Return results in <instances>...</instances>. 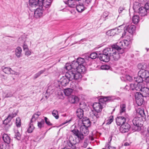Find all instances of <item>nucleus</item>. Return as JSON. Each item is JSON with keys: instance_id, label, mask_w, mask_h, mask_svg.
<instances>
[{"instance_id": "f257e3e1", "label": "nucleus", "mask_w": 149, "mask_h": 149, "mask_svg": "<svg viewBox=\"0 0 149 149\" xmlns=\"http://www.w3.org/2000/svg\"><path fill=\"white\" fill-rule=\"evenodd\" d=\"M102 102L101 103L99 102L94 103L93 105L94 111H92V114L95 120L99 118L100 115V113L102 111L103 108L102 106Z\"/></svg>"}, {"instance_id": "f03ea898", "label": "nucleus", "mask_w": 149, "mask_h": 149, "mask_svg": "<svg viewBox=\"0 0 149 149\" xmlns=\"http://www.w3.org/2000/svg\"><path fill=\"white\" fill-rule=\"evenodd\" d=\"M82 72H78L76 70H71L66 72L65 76L70 81H72L73 79L77 80L79 78H81V73Z\"/></svg>"}, {"instance_id": "7ed1b4c3", "label": "nucleus", "mask_w": 149, "mask_h": 149, "mask_svg": "<svg viewBox=\"0 0 149 149\" xmlns=\"http://www.w3.org/2000/svg\"><path fill=\"white\" fill-rule=\"evenodd\" d=\"M131 43L127 40H124L122 41H119L116 44V46H114V47H116L117 49H120L121 51H123V48H126Z\"/></svg>"}, {"instance_id": "20e7f679", "label": "nucleus", "mask_w": 149, "mask_h": 149, "mask_svg": "<svg viewBox=\"0 0 149 149\" xmlns=\"http://www.w3.org/2000/svg\"><path fill=\"white\" fill-rule=\"evenodd\" d=\"M124 52V51H121L118 49H114L112 54L110 57V58L113 59L115 61H118L120 58V54H122Z\"/></svg>"}, {"instance_id": "39448f33", "label": "nucleus", "mask_w": 149, "mask_h": 149, "mask_svg": "<svg viewBox=\"0 0 149 149\" xmlns=\"http://www.w3.org/2000/svg\"><path fill=\"white\" fill-rule=\"evenodd\" d=\"M128 116L127 114H125L123 116H118L116 119V122L118 125L120 126L125 123L126 120L128 118Z\"/></svg>"}, {"instance_id": "423d86ee", "label": "nucleus", "mask_w": 149, "mask_h": 149, "mask_svg": "<svg viewBox=\"0 0 149 149\" xmlns=\"http://www.w3.org/2000/svg\"><path fill=\"white\" fill-rule=\"evenodd\" d=\"M76 61L79 64V66L81 69H79V72L84 73L85 71V68L84 66L85 64V60L84 58H79L77 59Z\"/></svg>"}, {"instance_id": "0eeeda50", "label": "nucleus", "mask_w": 149, "mask_h": 149, "mask_svg": "<svg viewBox=\"0 0 149 149\" xmlns=\"http://www.w3.org/2000/svg\"><path fill=\"white\" fill-rule=\"evenodd\" d=\"M144 86L143 83L131 84L130 85V88L132 90H135L136 91H140L141 92Z\"/></svg>"}, {"instance_id": "6e6552de", "label": "nucleus", "mask_w": 149, "mask_h": 149, "mask_svg": "<svg viewBox=\"0 0 149 149\" xmlns=\"http://www.w3.org/2000/svg\"><path fill=\"white\" fill-rule=\"evenodd\" d=\"M40 7L41 8H48L50 6L52 0H39Z\"/></svg>"}, {"instance_id": "1a4fd4ad", "label": "nucleus", "mask_w": 149, "mask_h": 149, "mask_svg": "<svg viewBox=\"0 0 149 149\" xmlns=\"http://www.w3.org/2000/svg\"><path fill=\"white\" fill-rule=\"evenodd\" d=\"M136 28L134 25H126L124 28V33L122 34V36H124L126 34V31H128L129 33L132 34L135 31Z\"/></svg>"}, {"instance_id": "9d476101", "label": "nucleus", "mask_w": 149, "mask_h": 149, "mask_svg": "<svg viewBox=\"0 0 149 149\" xmlns=\"http://www.w3.org/2000/svg\"><path fill=\"white\" fill-rule=\"evenodd\" d=\"M71 132H72L73 135L77 137L79 142H80L83 140L82 135L81 134H80V131L77 128L75 127L73 129H72Z\"/></svg>"}, {"instance_id": "9b49d317", "label": "nucleus", "mask_w": 149, "mask_h": 149, "mask_svg": "<svg viewBox=\"0 0 149 149\" xmlns=\"http://www.w3.org/2000/svg\"><path fill=\"white\" fill-rule=\"evenodd\" d=\"M141 91L143 97H146L149 96V82L146 83Z\"/></svg>"}, {"instance_id": "f8f14e48", "label": "nucleus", "mask_w": 149, "mask_h": 149, "mask_svg": "<svg viewBox=\"0 0 149 149\" xmlns=\"http://www.w3.org/2000/svg\"><path fill=\"white\" fill-rule=\"evenodd\" d=\"M114 46H116V45H113L111 48H108L104 49L103 51V53L107 55H108L110 57L114 49H117L116 47V46L114 47Z\"/></svg>"}, {"instance_id": "ddd939ff", "label": "nucleus", "mask_w": 149, "mask_h": 149, "mask_svg": "<svg viewBox=\"0 0 149 149\" xmlns=\"http://www.w3.org/2000/svg\"><path fill=\"white\" fill-rule=\"evenodd\" d=\"M44 8H41L39 7L38 8L36 9L34 11V16L36 18H38L42 16L43 12V10Z\"/></svg>"}, {"instance_id": "4468645a", "label": "nucleus", "mask_w": 149, "mask_h": 149, "mask_svg": "<svg viewBox=\"0 0 149 149\" xmlns=\"http://www.w3.org/2000/svg\"><path fill=\"white\" fill-rule=\"evenodd\" d=\"M130 127V125L127 123H126L121 125L120 131L123 133L127 132L129 131Z\"/></svg>"}, {"instance_id": "2eb2a0df", "label": "nucleus", "mask_w": 149, "mask_h": 149, "mask_svg": "<svg viewBox=\"0 0 149 149\" xmlns=\"http://www.w3.org/2000/svg\"><path fill=\"white\" fill-rule=\"evenodd\" d=\"M88 127L82 125L80 127V134H81L83 136V140L84 139V137L88 134Z\"/></svg>"}, {"instance_id": "dca6fc26", "label": "nucleus", "mask_w": 149, "mask_h": 149, "mask_svg": "<svg viewBox=\"0 0 149 149\" xmlns=\"http://www.w3.org/2000/svg\"><path fill=\"white\" fill-rule=\"evenodd\" d=\"M134 125L137 127H141L142 125V121L141 119L139 117H135L132 120Z\"/></svg>"}, {"instance_id": "f3484780", "label": "nucleus", "mask_w": 149, "mask_h": 149, "mask_svg": "<svg viewBox=\"0 0 149 149\" xmlns=\"http://www.w3.org/2000/svg\"><path fill=\"white\" fill-rule=\"evenodd\" d=\"M39 0H29V4L30 7L33 8H36V7H40V2Z\"/></svg>"}, {"instance_id": "a211bd4d", "label": "nucleus", "mask_w": 149, "mask_h": 149, "mask_svg": "<svg viewBox=\"0 0 149 149\" xmlns=\"http://www.w3.org/2000/svg\"><path fill=\"white\" fill-rule=\"evenodd\" d=\"M138 74L143 79L144 78H146L149 75V72L144 70H141L138 72Z\"/></svg>"}, {"instance_id": "6ab92c4d", "label": "nucleus", "mask_w": 149, "mask_h": 149, "mask_svg": "<svg viewBox=\"0 0 149 149\" xmlns=\"http://www.w3.org/2000/svg\"><path fill=\"white\" fill-rule=\"evenodd\" d=\"M64 3L70 7H75L76 5V2L74 0H63Z\"/></svg>"}, {"instance_id": "aec40b11", "label": "nucleus", "mask_w": 149, "mask_h": 149, "mask_svg": "<svg viewBox=\"0 0 149 149\" xmlns=\"http://www.w3.org/2000/svg\"><path fill=\"white\" fill-rule=\"evenodd\" d=\"M98 58L101 61L105 62L109 61L110 58L108 55H107L103 53L102 54H100Z\"/></svg>"}, {"instance_id": "412c9836", "label": "nucleus", "mask_w": 149, "mask_h": 149, "mask_svg": "<svg viewBox=\"0 0 149 149\" xmlns=\"http://www.w3.org/2000/svg\"><path fill=\"white\" fill-rule=\"evenodd\" d=\"M70 81L65 76V77H63L60 79V82L63 86H66Z\"/></svg>"}, {"instance_id": "4be33fe9", "label": "nucleus", "mask_w": 149, "mask_h": 149, "mask_svg": "<svg viewBox=\"0 0 149 149\" xmlns=\"http://www.w3.org/2000/svg\"><path fill=\"white\" fill-rule=\"evenodd\" d=\"M82 122L83 124L82 125L86 127H88L91 125L90 120L87 117L83 118L82 120Z\"/></svg>"}, {"instance_id": "5701e85b", "label": "nucleus", "mask_w": 149, "mask_h": 149, "mask_svg": "<svg viewBox=\"0 0 149 149\" xmlns=\"http://www.w3.org/2000/svg\"><path fill=\"white\" fill-rule=\"evenodd\" d=\"M72 67V70H76L78 72H79V69H81L80 66H79V64L77 62L75 61H73L71 63Z\"/></svg>"}, {"instance_id": "b1692460", "label": "nucleus", "mask_w": 149, "mask_h": 149, "mask_svg": "<svg viewBox=\"0 0 149 149\" xmlns=\"http://www.w3.org/2000/svg\"><path fill=\"white\" fill-rule=\"evenodd\" d=\"M138 12L141 16H144L147 14V10L144 7H141L139 9Z\"/></svg>"}, {"instance_id": "393cba45", "label": "nucleus", "mask_w": 149, "mask_h": 149, "mask_svg": "<svg viewBox=\"0 0 149 149\" xmlns=\"http://www.w3.org/2000/svg\"><path fill=\"white\" fill-rule=\"evenodd\" d=\"M40 114L41 113L39 111H38L36 113H34L31 119L30 123L33 124V123L36 121L38 119V116L40 115Z\"/></svg>"}, {"instance_id": "a878e982", "label": "nucleus", "mask_w": 149, "mask_h": 149, "mask_svg": "<svg viewBox=\"0 0 149 149\" xmlns=\"http://www.w3.org/2000/svg\"><path fill=\"white\" fill-rule=\"evenodd\" d=\"M77 117L80 119H81L84 116V111L81 109H77L76 111Z\"/></svg>"}, {"instance_id": "bb28decb", "label": "nucleus", "mask_w": 149, "mask_h": 149, "mask_svg": "<svg viewBox=\"0 0 149 149\" xmlns=\"http://www.w3.org/2000/svg\"><path fill=\"white\" fill-rule=\"evenodd\" d=\"M3 139L4 142L7 144H9L10 142V138L8 134H4L3 135Z\"/></svg>"}, {"instance_id": "cd10ccee", "label": "nucleus", "mask_w": 149, "mask_h": 149, "mask_svg": "<svg viewBox=\"0 0 149 149\" xmlns=\"http://www.w3.org/2000/svg\"><path fill=\"white\" fill-rule=\"evenodd\" d=\"M126 105L125 104H122L120 105V113L121 115L125 114L126 111Z\"/></svg>"}, {"instance_id": "c85d7f7f", "label": "nucleus", "mask_w": 149, "mask_h": 149, "mask_svg": "<svg viewBox=\"0 0 149 149\" xmlns=\"http://www.w3.org/2000/svg\"><path fill=\"white\" fill-rule=\"evenodd\" d=\"M11 119L8 116L3 122V124L5 125L6 126L10 127L12 125V123L11 122Z\"/></svg>"}, {"instance_id": "c756f323", "label": "nucleus", "mask_w": 149, "mask_h": 149, "mask_svg": "<svg viewBox=\"0 0 149 149\" xmlns=\"http://www.w3.org/2000/svg\"><path fill=\"white\" fill-rule=\"evenodd\" d=\"M22 49L19 47H18L15 50V55L18 57L20 58L22 55Z\"/></svg>"}, {"instance_id": "7c9ffc66", "label": "nucleus", "mask_w": 149, "mask_h": 149, "mask_svg": "<svg viewBox=\"0 0 149 149\" xmlns=\"http://www.w3.org/2000/svg\"><path fill=\"white\" fill-rule=\"evenodd\" d=\"M70 87L72 88L73 91L74 90L75 91H77L78 84L77 83L73 81L71 83Z\"/></svg>"}, {"instance_id": "2f4dec72", "label": "nucleus", "mask_w": 149, "mask_h": 149, "mask_svg": "<svg viewBox=\"0 0 149 149\" xmlns=\"http://www.w3.org/2000/svg\"><path fill=\"white\" fill-rule=\"evenodd\" d=\"M3 71L6 74H9L11 73V71H13L10 68L3 66L1 67Z\"/></svg>"}, {"instance_id": "473e14b6", "label": "nucleus", "mask_w": 149, "mask_h": 149, "mask_svg": "<svg viewBox=\"0 0 149 149\" xmlns=\"http://www.w3.org/2000/svg\"><path fill=\"white\" fill-rule=\"evenodd\" d=\"M84 4H79L77 6L76 5V9L77 11L79 13H81L85 9V7L84 5Z\"/></svg>"}, {"instance_id": "72a5a7b5", "label": "nucleus", "mask_w": 149, "mask_h": 149, "mask_svg": "<svg viewBox=\"0 0 149 149\" xmlns=\"http://www.w3.org/2000/svg\"><path fill=\"white\" fill-rule=\"evenodd\" d=\"M117 29H112L108 31L106 33L109 36H113L116 33Z\"/></svg>"}, {"instance_id": "f704fd0d", "label": "nucleus", "mask_w": 149, "mask_h": 149, "mask_svg": "<svg viewBox=\"0 0 149 149\" xmlns=\"http://www.w3.org/2000/svg\"><path fill=\"white\" fill-rule=\"evenodd\" d=\"M137 113L138 116L141 117H144L145 116V114L144 110L141 109L139 108L137 111Z\"/></svg>"}, {"instance_id": "c9c22d12", "label": "nucleus", "mask_w": 149, "mask_h": 149, "mask_svg": "<svg viewBox=\"0 0 149 149\" xmlns=\"http://www.w3.org/2000/svg\"><path fill=\"white\" fill-rule=\"evenodd\" d=\"M69 142L68 143V144H72L73 145H76L77 143H79V142L77 141L76 139H74L73 138L72 136H70L69 138Z\"/></svg>"}, {"instance_id": "e433bc0d", "label": "nucleus", "mask_w": 149, "mask_h": 149, "mask_svg": "<svg viewBox=\"0 0 149 149\" xmlns=\"http://www.w3.org/2000/svg\"><path fill=\"white\" fill-rule=\"evenodd\" d=\"M112 97L111 96L104 97L103 98L100 99L99 100V102H102V101H103V102H106L112 100L113 99Z\"/></svg>"}, {"instance_id": "4c0bfd02", "label": "nucleus", "mask_w": 149, "mask_h": 149, "mask_svg": "<svg viewBox=\"0 0 149 149\" xmlns=\"http://www.w3.org/2000/svg\"><path fill=\"white\" fill-rule=\"evenodd\" d=\"M73 91L72 88H68L64 89V92L66 95L68 96L71 94Z\"/></svg>"}, {"instance_id": "58836bf2", "label": "nucleus", "mask_w": 149, "mask_h": 149, "mask_svg": "<svg viewBox=\"0 0 149 149\" xmlns=\"http://www.w3.org/2000/svg\"><path fill=\"white\" fill-rule=\"evenodd\" d=\"M45 71V69L41 70L36 73L33 77V79H36L39 77Z\"/></svg>"}, {"instance_id": "ea45409f", "label": "nucleus", "mask_w": 149, "mask_h": 149, "mask_svg": "<svg viewBox=\"0 0 149 149\" xmlns=\"http://www.w3.org/2000/svg\"><path fill=\"white\" fill-rule=\"evenodd\" d=\"M139 20V17L138 16L136 15L134 16L132 18V22L135 24H137Z\"/></svg>"}, {"instance_id": "a19ab883", "label": "nucleus", "mask_w": 149, "mask_h": 149, "mask_svg": "<svg viewBox=\"0 0 149 149\" xmlns=\"http://www.w3.org/2000/svg\"><path fill=\"white\" fill-rule=\"evenodd\" d=\"M134 80L137 83H143V79L141 77L138 75L136 77H134Z\"/></svg>"}, {"instance_id": "79ce46f5", "label": "nucleus", "mask_w": 149, "mask_h": 149, "mask_svg": "<svg viewBox=\"0 0 149 149\" xmlns=\"http://www.w3.org/2000/svg\"><path fill=\"white\" fill-rule=\"evenodd\" d=\"M143 95H142V93H141L140 92H136L135 93V97L136 100L137 99L143 98Z\"/></svg>"}, {"instance_id": "37998d69", "label": "nucleus", "mask_w": 149, "mask_h": 149, "mask_svg": "<svg viewBox=\"0 0 149 149\" xmlns=\"http://www.w3.org/2000/svg\"><path fill=\"white\" fill-rule=\"evenodd\" d=\"M15 133V137L18 140H20L21 139V135L17 130H14Z\"/></svg>"}, {"instance_id": "c03bdc74", "label": "nucleus", "mask_w": 149, "mask_h": 149, "mask_svg": "<svg viewBox=\"0 0 149 149\" xmlns=\"http://www.w3.org/2000/svg\"><path fill=\"white\" fill-rule=\"evenodd\" d=\"M15 124L17 127H20L21 126V123L20 118L18 117L16 118V119Z\"/></svg>"}, {"instance_id": "a18cd8bd", "label": "nucleus", "mask_w": 149, "mask_h": 149, "mask_svg": "<svg viewBox=\"0 0 149 149\" xmlns=\"http://www.w3.org/2000/svg\"><path fill=\"white\" fill-rule=\"evenodd\" d=\"M44 121L43 119H42L40 121L38 122V126L40 129L44 127Z\"/></svg>"}, {"instance_id": "49530a36", "label": "nucleus", "mask_w": 149, "mask_h": 149, "mask_svg": "<svg viewBox=\"0 0 149 149\" xmlns=\"http://www.w3.org/2000/svg\"><path fill=\"white\" fill-rule=\"evenodd\" d=\"M53 116L56 119H58L59 118L58 111L56 110H54L52 112Z\"/></svg>"}, {"instance_id": "de8ad7c7", "label": "nucleus", "mask_w": 149, "mask_h": 149, "mask_svg": "<svg viewBox=\"0 0 149 149\" xmlns=\"http://www.w3.org/2000/svg\"><path fill=\"white\" fill-rule=\"evenodd\" d=\"M34 128V127L33 125V124L30 123L29 128L27 130L28 132L29 133H31Z\"/></svg>"}, {"instance_id": "09e8293b", "label": "nucleus", "mask_w": 149, "mask_h": 149, "mask_svg": "<svg viewBox=\"0 0 149 149\" xmlns=\"http://www.w3.org/2000/svg\"><path fill=\"white\" fill-rule=\"evenodd\" d=\"M136 100V103L139 106L141 105L143 102V98H141L139 99H137Z\"/></svg>"}, {"instance_id": "8fccbe9b", "label": "nucleus", "mask_w": 149, "mask_h": 149, "mask_svg": "<svg viewBox=\"0 0 149 149\" xmlns=\"http://www.w3.org/2000/svg\"><path fill=\"white\" fill-rule=\"evenodd\" d=\"M65 68V69L67 70H68V71L71 70V69H72V67L71 63H66Z\"/></svg>"}, {"instance_id": "3c124183", "label": "nucleus", "mask_w": 149, "mask_h": 149, "mask_svg": "<svg viewBox=\"0 0 149 149\" xmlns=\"http://www.w3.org/2000/svg\"><path fill=\"white\" fill-rule=\"evenodd\" d=\"M83 3L85 6H88L90 5L92 0H82Z\"/></svg>"}, {"instance_id": "603ef678", "label": "nucleus", "mask_w": 149, "mask_h": 149, "mask_svg": "<svg viewBox=\"0 0 149 149\" xmlns=\"http://www.w3.org/2000/svg\"><path fill=\"white\" fill-rule=\"evenodd\" d=\"M97 56V54L96 52L91 53L90 55V57L92 59H95Z\"/></svg>"}, {"instance_id": "864d4df0", "label": "nucleus", "mask_w": 149, "mask_h": 149, "mask_svg": "<svg viewBox=\"0 0 149 149\" xmlns=\"http://www.w3.org/2000/svg\"><path fill=\"white\" fill-rule=\"evenodd\" d=\"M113 116H110L107 120V124L109 125L113 121Z\"/></svg>"}, {"instance_id": "5fc2aeb1", "label": "nucleus", "mask_w": 149, "mask_h": 149, "mask_svg": "<svg viewBox=\"0 0 149 149\" xmlns=\"http://www.w3.org/2000/svg\"><path fill=\"white\" fill-rule=\"evenodd\" d=\"M44 119L46 123L49 126H51L52 125V124L50 122L49 119L46 117H44Z\"/></svg>"}, {"instance_id": "6e6d98bb", "label": "nucleus", "mask_w": 149, "mask_h": 149, "mask_svg": "<svg viewBox=\"0 0 149 149\" xmlns=\"http://www.w3.org/2000/svg\"><path fill=\"white\" fill-rule=\"evenodd\" d=\"M110 68V66L107 65H105L101 66V69L102 70H108Z\"/></svg>"}, {"instance_id": "4d7b16f0", "label": "nucleus", "mask_w": 149, "mask_h": 149, "mask_svg": "<svg viewBox=\"0 0 149 149\" xmlns=\"http://www.w3.org/2000/svg\"><path fill=\"white\" fill-rule=\"evenodd\" d=\"M17 114V113H12L9 114L8 116L11 120L13 117H15Z\"/></svg>"}, {"instance_id": "13d9d810", "label": "nucleus", "mask_w": 149, "mask_h": 149, "mask_svg": "<svg viewBox=\"0 0 149 149\" xmlns=\"http://www.w3.org/2000/svg\"><path fill=\"white\" fill-rule=\"evenodd\" d=\"M86 104L83 103H80V109H85L86 108Z\"/></svg>"}, {"instance_id": "bf43d9fd", "label": "nucleus", "mask_w": 149, "mask_h": 149, "mask_svg": "<svg viewBox=\"0 0 149 149\" xmlns=\"http://www.w3.org/2000/svg\"><path fill=\"white\" fill-rule=\"evenodd\" d=\"M13 94L11 92H9L6 94L5 95V97L6 98L11 97H12Z\"/></svg>"}, {"instance_id": "052dcab7", "label": "nucleus", "mask_w": 149, "mask_h": 149, "mask_svg": "<svg viewBox=\"0 0 149 149\" xmlns=\"http://www.w3.org/2000/svg\"><path fill=\"white\" fill-rule=\"evenodd\" d=\"M25 55L27 56H29L31 54V52L29 49L25 51Z\"/></svg>"}, {"instance_id": "680f3d73", "label": "nucleus", "mask_w": 149, "mask_h": 149, "mask_svg": "<svg viewBox=\"0 0 149 149\" xmlns=\"http://www.w3.org/2000/svg\"><path fill=\"white\" fill-rule=\"evenodd\" d=\"M132 38L130 36H127L126 37V38L125 40L127 41L131 42V41L132 40Z\"/></svg>"}, {"instance_id": "e2e57ef3", "label": "nucleus", "mask_w": 149, "mask_h": 149, "mask_svg": "<svg viewBox=\"0 0 149 149\" xmlns=\"http://www.w3.org/2000/svg\"><path fill=\"white\" fill-rule=\"evenodd\" d=\"M69 147H70L72 149H76L77 148L76 146V145H73L72 144H68Z\"/></svg>"}, {"instance_id": "0e129e2a", "label": "nucleus", "mask_w": 149, "mask_h": 149, "mask_svg": "<svg viewBox=\"0 0 149 149\" xmlns=\"http://www.w3.org/2000/svg\"><path fill=\"white\" fill-rule=\"evenodd\" d=\"M23 47L24 50L25 51L26 50H28L29 48L27 45L24 43L23 45Z\"/></svg>"}, {"instance_id": "69168bd1", "label": "nucleus", "mask_w": 149, "mask_h": 149, "mask_svg": "<svg viewBox=\"0 0 149 149\" xmlns=\"http://www.w3.org/2000/svg\"><path fill=\"white\" fill-rule=\"evenodd\" d=\"M126 79L129 81H130L132 80V77L129 75H126Z\"/></svg>"}, {"instance_id": "338daca9", "label": "nucleus", "mask_w": 149, "mask_h": 149, "mask_svg": "<svg viewBox=\"0 0 149 149\" xmlns=\"http://www.w3.org/2000/svg\"><path fill=\"white\" fill-rule=\"evenodd\" d=\"M73 97L74 98V100L76 103L78 101L79 98L77 97L76 96H73Z\"/></svg>"}, {"instance_id": "774afa93", "label": "nucleus", "mask_w": 149, "mask_h": 149, "mask_svg": "<svg viewBox=\"0 0 149 149\" xmlns=\"http://www.w3.org/2000/svg\"><path fill=\"white\" fill-rule=\"evenodd\" d=\"M145 8L147 10H149V2L145 5Z\"/></svg>"}]
</instances>
